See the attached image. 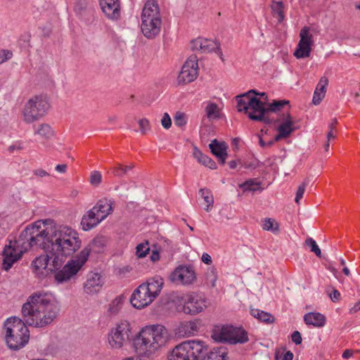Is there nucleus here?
<instances>
[{
    "label": "nucleus",
    "mask_w": 360,
    "mask_h": 360,
    "mask_svg": "<svg viewBox=\"0 0 360 360\" xmlns=\"http://www.w3.org/2000/svg\"><path fill=\"white\" fill-rule=\"evenodd\" d=\"M52 220L37 221L28 225L18 238L9 240L1 252V269L8 271L18 261L23 253L32 248L46 250L51 248L58 253L69 257L81 247L78 233L71 227L62 226L53 229Z\"/></svg>",
    "instance_id": "obj_1"
},
{
    "label": "nucleus",
    "mask_w": 360,
    "mask_h": 360,
    "mask_svg": "<svg viewBox=\"0 0 360 360\" xmlns=\"http://www.w3.org/2000/svg\"><path fill=\"white\" fill-rule=\"evenodd\" d=\"M169 340L168 330L162 325L146 326L133 338L132 326L126 320L121 321L112 328L108 336L110 348L121 349L132 340L135 352L139 355L147 356L165 346Z\"/></svg>",
    "instance_id": "obj_2"
},
{
    "label": "nucleus",
    "mask_w": 360,
    "mask_h": 360,
    "mask_svg": "<svg viewBox=\"0 0 360 360\" xmlns=\"http://www.w3.org/2000/svg\"><path fill=\"white\" fill-rule=\"evenodd\" d=\"M60 305L49 292H34L22 307V315L25 323L37 328L50 325L58 316Z\"/></svg>",
    "instance_id": "obj_3"
},
{
    "label": "nucleus",
    "mask_w": 360,
    "mask_h": 360,
    "mask_svg": "<svg viewBox=\"0 0 360 360\" xmlns=\"http://www.w3.org/2000/svg\"><path fill=\"white\" fill-rule=\"evenodd\" d=\"M255 90L236 97L237 109L239 112L244 111L250 119L263 122L266 124L276 122L280 116L279 112L285 105L289 104L286 101H275L268 107L266 103L255 97Z\"/></svg>",
    "instance_id": "obj_4"
},
{
    "label": "nucleus",
    "mask_w": 360,
    "mask_h": 360,
    "mask_svg": "<svg viewBox=\"0 0 360 360\" xmlns=\"http://www.w3.org/2000/svg\"><path fill=\"white\" fill-rule=\"evenodd\" d=\"M26 324L18 317L8 319L4 323L5 340L9 349L20 350L28 343L30 331Z\"/></svg>",
    "instance_id": "obj_5"
},
{
    "label": "nucleus",
    "mask_w": 360,
    "mask_h": 360,
    "mask_svg": "<svg viewBox=\"0 0 360 360\" xmlns=\"http://www.w3.org/2000/svg\"><path fill=\"white\" fill-rule=\"evenodd\" d=\"M209 350L202 340H186L176 345L168 355L169 360H199Z\"/></svg>",
    "instance_id": "obj_6"
},
{
    "label": "nucleus",
    "mask_w": 360,
    "mask_h": 360,
    "mask_svg": "<svg viewBox=\"0 0 360 360\" xmlns=\"http://www.w3.org/2000/svg\"><path fill=\"white\" fill-rule=\"evenodd\" d=\"M49 108L46 95H34L27 100L22 109V120L27 124L38 121L46 115Z\"/></svg>",
    "instance_id": "obj_7"
},
{
    "label": "nucleus",
    "mask_w": 360,
    "mask_h": 360,
    "mask_svg": "<svg viewBox=\"0 0 360 360\" xmlns=\"http://www.w3.org/2000/svg\"><path fill=\"white\" fill-rule=\"evenodd\" d=\"M114 202L106 198L100 199L96 204L84 214L81 221V225L85 231H89L101 221L105 219L113 212Z\"/></svg>",
    "instance_id": "obj_8"
},
{
    "label": "nucleus",
    "mask_w": 360,
    "mask_h": 360,
    "mask_svg": "<svg viewBox=\"0 0 360 360\" xmlns=\"http://www.w3.org/2000/svg\"><path fill=\"white\" fill-rule=\"evenodd\" d=\"M90 248H84L75 257L70 259L61 269L57 270L54 278L58 283H63L73 278L88 260Z\"/></svg>",
    "instance_id": "obj_9"
},
{
    "label": "nucleus",
    "mask_w": 360,
    "mask_h": 360,
    "mask_svg": "<svg viewBox=\"0 0 360 360\" xmlns=\"http://www.w3.org/2000/svg\"><path fill=\"white\" fill-rule=\"evenodd\" d=\"M212 338L217 342L243 344L248 341V333L241 327L233 326H216L212 331Z\"/></svg>",
    "instance_id": "obj_10"
},
{
    "label": "nucleus",
    "mask_w": 360,
    "mask_h": 360,
    "mask_svg": "<svg viewBox=\"0 0 360 360\" xmlns=\"http://www.w3.org/2000/svg\"><path fill=\"white\" fill-rule=\"evenodd\" d=\"M172 301L188 314H197L205 307V300L196 294H176Z\"/></svg>",
    "instance_id": "obj_11"
},
{
    "label": "nucleus",
    "mask_w": 360,
    "mask_h": 360,
    "mask_svg": "<svg viewBox=\"0 0 360 360\" xmlns=\"http://www.w3.org/2000/svg\"><path fill=\"white\" fill-rule=\"evenodd\" d=\"M198 75V63L196 56H191L184 63L178 76L179 84L193 82Z\"/></svg>",
    "instance_id": "obj_12"
},
{
    "label": "nucleus",
    "mask_w": 360,
    "mask_h": 360,
    "mask_svg": "<svg viewBox=\"0 0 360 360\" xmlns=\"http://www.w3.org/2000/svg\"><path fill=\"white\" fill-rule=\"evenodd\" d=\"M196 279L195 273L191 266L180 265L169 276V280L176 284L190 285Z\"/></svg>",
    "instance_id": "obj_13"
},
{
    "label": "nucleus",
    "mask_w": 360,
    "mask_h": 360,
    "mask_svg": "<svg viewBox=\"0 0 360 360\" xmlns=\"http://www.w3.org/2000/svg\"><path fill=\"white\" fill-rule=\"evenodd\" d=\"M155 299L149 293L145 285H139L133 292L130 302L136 309H143L150 305Z\"/></svg>",
    "instance_id": "obj_14"
},
{
    "label": "nucleus",
    "mask_w": 360,
    "mask_h": 360,
    "mask_svg": "<svg viewBox=\"0 0 360 360\" xmlns=\"http://www.w3.org/2000/svg\"><path fill=\"white\" fill-rule=\"evenodd\" d=\"M191 49L202 53L216 51L220 50V44L211 39L198 37L191 41Z\"/></svg>",
    "instance_id": "obj_15"
},
{
    "label": "nucleus",
    "mask_w": 360,
    "mask_h": 360,
    "mask_svg": "<svg viewBox=\"0 0 360 360\" xmlns=\"http://www.w3.org/2000/svg\"><path fill=\"white\" fill-rule=\"evenodd\" d=\"M49 255H41L36 257L32 262L33 272L39 279L45 278L49 272Z\"/></svg>",
    "instance_id": "obj_16"
},
{
    "label": "nucleus",
    "mask_w": 360,
    "mask_h": 360,
    "mask_svg": "<svg viewBox=\"0 0 360 360\" xmlns=\"http://www.w3.org/2000/svg\"><path fill=\"white\" fill-rule=\"evenodd\" d=\"M162 20L141 19V29L148 39L155 38L160 32Z\"/></svg>",
    "instance_id": "obj_17"
},
{
    "label": "nucleus",
    "mask_w": 360,
    "mask_h": 360,
    "mask_svg": "<svg viewBox=\"0 0 360 360\" xmlns=\"http://www.w3.org/2000/svg\"><path fill=\"white\" fill-rule=\"evenodd\" d=\"M141 19L162 20L160 8L157 0L147 1L142 10Z\"/></svg>",
    "instance_id": "obj_18"
},
{
    "label": "nucleus",
    "mask_w": 360,
    "mask_h": 360,
    "mask_svg": "<svg viewBox=\"0 0 360 360\" xmlns=\"http://www.w3.org/2000/svg\"><path fill=\"white\" fill-rule=\"evenodd\" d=\"M103 12L111 19H117L120 15V0H100Z\"/></svg>",
    "instance_id": "obj_19"
},
{
    "label": "nucleus",
    "mask_w": 360,
    "mask_h": 360,
    "mask_svg": "<svg viewBox=\"0 0 360 360\" xmlns=\"http://www.w3.org/2000/svg\"><path fill=\"white\" fill-rule=\"evenodd\" d=\"M142 284L145 285L147 290L155 300L161 292L164 285V281L161 276L156 275L148 278L146 283H143Z\"/></svg>",
    "instance_id": "obj_20"
},
{
    "label": "nucleus",
    "mask_w": 360,
    "mask_h": 360,
    "mask_svg": "<svg viewBox=\"0 0 360 360\" xmlns=\"http://www.w3.org/2000/svg\"><path fill=\"white\" fill-rule=\"evenodd\" d=\"M209 147L213 155L218 158V161L224 165L227 157V145L224 142H219L214 139L210 143Z\"/></svg>",
    "instance_id": "obj_21"
},
{
    "label": "nucleus",
    "mask_w": 360,
    "mask_h": 360,
    "mask_svg": "<svg viewBox=\"0 0 360 360\" xmlns=\"http://www.w3.org/2000/svg\"><path fill=\"white\" fill-rule=\"evenodd\" d=\"M293 131V122L291 116L288 112H287L285 120L278 127V134L275 136V141L288 138Z\"/></svg>",
    "instance_id": "obj_22"
},
{
    "label": "nucleus",
    "mask_w": 360,
    "mask_h": 360,
    "mask_svg": "<svg viewBox=\"0 0 360 360\" xmlns=\"http://www.w3.org/2000/svg\"><path fill=\"white\" fill-rule=\"evenodd\" d=\"M328 85V79L325 76L321 77L314 92L312 103L314 105L320 104V103L324 98L326 94V88Z\"/></svg>",
    "instance_id": "obj_23"
},
{
    "label": "nucleus",
    "mask_w": 360,
    "mask_h": 360,
    "mask_svg": "<svg viewBox=\"0 0 360 360\" xmlns=\"http://www.w3.org/2000/svg\"><path fill=\"white\" fill-rule=\"evenodd\" d=\"M101 287V276L99 274L94 273L89 276L84 289L86 293L92 294L97 292Z\"/></svg>",
    "instance_id": "obj_24"
},
{
    "label": "nucleus",
    "mask_w": 360,
    "mask_h": 360,
    "mask_svg": "<svg viewBox=\"0 0 360 360\" xmlns=\"http://www.w3.org/2000/svg\"><path fill=\"white\" fill-rule=\"evenodd\" d=\"M47 255H49V270L50 272L56 271L60 269L65 262V258L67 257L52 250Z\"/></svg>",
    "instance_id": "obj_25"
},
{
    "label": "nucleus",
    "mask_w": 360,
    "mask_h": 360,
    "mask_svg": "<svg viewBox=\"0 0 360 360\" xmlns=\"http://www.w3.org/2000/svg\"><path fill=\"white\" fill-rule=\"evenodd\" d=\"M304 321L307 325L322 327L326 323V317L320 313L310 312L304 315Z\"/></svg>",
    "instance_id": "obj_26"
},
{
    "label": "nucleus",
    "mask_w": 360,
    "mask_h": 360,
    "mask_svg": "<svg viewBox=\"0 0 360 360\" xmlns=\"http://www.w3.org/2000/svg\"><path fill=\"white\" fill-rule=\"evenodd\" d=\"M250 313L251 316L262 323L271 324L275 321V319L272 314L262 310L258 309H250Z\"/></svg>",
    "instance_id": "obj_27"
},
{
    "label": "nucleus",
    "mask_w": 360,
    "mask_h": 360,
    "mask_svg": "<svg viewBox=\"0 0 360 360\" xmlns=\"http://www.w3.org/2000/svg\"><path fill=\"white\" fill-rule=\"evenodd\" d=\"M182 328L187 336L197 334L201 327V321L199 319L186 321L182 324Z\"/></svg>",
    "instance_id": "obj_28"
},
{
    "label": "nucleus",
    "mask_w": 360,
    "mask_h": 360,
    "mask_svg": "<svg viewBox=\"0 0 360 360\" xmlns=\"http://www.w3.org/2000/svg\"><path fill=\"white\" fill-rule=\"evenodd\" d=\"M227 354L225 349L221 347L214 348L210 352H207L204 355L202 360H227Z\"/></svg>",
    "instance_id": "obj_29"
},
{
    "label": "nucleus",
    "mask_w": 360,
    "mask_h": 360,
    "mask_svg": "<svg viewBox=\"0 0 360 360\" xmlns=\"http://www.w3.org/2000/svg\"><path fill=\"white\" fill-rule=\"evenodd\" d=\"M271 8L274 17L277 18L278 22H282L285 19V6L283 1H273Z\"/></svg>",
    "instance_id": "obj_30"
},
{
    "label": "nucleus",
    "mask_w": 360,
    "mask_h": 360,
    "mask_svg": "<svg viewBox=\"0 0 360 360\" xmlns=\"http://www.w3.org/2000/svg\"><path fill=\"white\" fill-rule=\"evenodd\" d=\"M194 157L198 160V162L209 167L210 169H214L217 168L216 162L207 155L203 154L200 150H195Z\"/></svg>",
    "instance_id": "obj_31"
},
{
    "label": "nucleus",
    "mask_w": 360,
    "mask_h": 360,
    "mask_svg": "<svg viewBox=\"0 0 360 360\" xmlns=\"http://www.w3.org/2000/svg\"><path fill=\"white\" fill-rule=\"evenodd\" d=\"M134 167V165H123L120 163H117L114 167H111L108 172H110L114 176L122 177L127 174L128 171L131 170Z\"/></svg>",
    "instance_id": "obj_32"
},
{
    "label": "nucleus",
    "mask_w": 360,
    "mask_h": 360,
    "mask_svg": "<svg viewBox=\"0 0 360 360\" xmlns=\"http://www.w3.org/2000/svg\"><path fill=\"white\" fill-rule=\"evenodd\" d=\"M312 46L309 45V44H304L302 42H299L297 45V48L296 49L294 56L297 58H305L310 56L311 52Z\"/></svg>",
    "instance_id": "obj_33"
},
{
    "label": "nucleus",
    "mask_w": 360,
    "mask_h": 360,
    "mask_svg": "<svg viewBox=\"0 0 360 360\" xmlns=\"http://www.w3.org/2000/svg\"><path fill=\"white\" fill-rule=\"evenodd\" d=\"M108 239L103 236H96L91 243L86 248H90V252L94 250L96 252H100L107 244Z\"/></svg>",
    "instance_id": "obj_34"
},
{
    "label": "nucleus",
    "mask_w": 360,
    "mask_h": 360,
    "mask_svg": "<svg viewBox=\"0 0 360 360\" xmlns=\"http://www.w3.org/2000/svg\"><path fill=\"white\" fill-rule=\"evenodd\" d=\"M205 110L206 117L209 120H216L220 117V109L214 103L209 102Z\"/></svg>",
    "instance_id": "obj_35"
},
{
    "label": "nucleus",
    "mask_w": 360,
    "mask_h": 360,
    "mask_svg": "<svg viewBox=\"0 0 360 360\" xmlns=\"http://www.w3.org/2000/svg\"><path fill=\"white\" fill-rule=\"evenodd\" d=\"M262 227L265 231H269L273 233L279 231V224L272 218H265L262 221Z\"/></svg>",
    "instance_id": "obj_36"
},
{
    "label": "nucleus",
    "mask_w": 360,
    "mask_h": 360,
    "mask_svg": "<svg viewBox=\"0 0 360 360\" xmlns=\"http://www.w3.org/2000/svg\"><path fill=\"white\" fill-rule=\"evenodd\" d=\"M35 134L40 135L45 139H48L53 136V131L49 124L43 123L39 126L37 130L35 131Z\"/></svg>",
    "instance_id": "obj_37"
},
{
    "label": "nucleus",
    "mask_w": 360,
    "mask_h": 360,
    "mask_svg": "<svg viewBox=\"0 0 360 360\" xmlns=\"http://www.w3.org/2000/svg\"><path fill=\"white\" fill-rule=\"evenodd\" d=\"M261 182L257 181L256 179H251L245 181L244 183L240 185V187L243 189L244 191H256L260 188Z\"/></svg>",
    "instance_id": "obj_38"
},
{
    "label": "nucleus",
    "mask_w": 360,
    "mask_h": 360,
    "mask_svg": "<svg viewBox=\"0 0 360 360\" xmlns=\"http://www.w3.org/2000/svg\"><path fill=\"white\" fill-rule=\"evenodd\" d=\"M199 193L206 202L207 207L205 210L208 211L209 209L213 206L214 203V198L212 192L207 188H201L200 189Z\"/></svg>",
    "instance_id": "obj_39"
},
{
    "label": "nucleus",
    "mask_w": 360,
    "mask_h": 360,
    "mask_svg": "<svg viewBox=\"0 0 360 360\" xmlns=\"http://www.w3.org/2000/svg\"><path fill=\"white\" fill-rule=\"evenodd\" d=\"M300 40L299 42H302L304 44H309V45L313 46L314 41L312 34L309 32V27H304L300 32Z\"/></svg>",
    "instance_id": "obj_40"
},
{
    "label": "nucleus",
    "mask_w": 360,
    "mask_h": 360,
    "mask_svg": "<svg viewBox=\"0 0 360 360\" xmlns=\"http://www.w3.org/2000/svg\"><path fill=\"white\" fill-rule=\"evenodd\" d=\"M124 303V298L122 296L115 297L109 306V311L112 314H117L122 308Z\"/></svg>",
    "instance_id": "obj_41"
},
{
    "label": "nucleus",
    "mask_w": 360,
    "mask_h": 360,
    "mask_svg": "<svg viewBox=\"0 0 360 360\" xmlns=\"http://www.w3.org/2000/svg\"><path fill=\"white\" fill-rule=\"evenodd\" d=\"M136 254L139 258L145 257L150 251L149 243L146 240L144 243L139 244L136 248Z\"/></svg>",
    "instance_id": "obj_42"
},
{
    "label": "nucleus",
    "mask_w": 360,
    "mask_h": 360,
    "mask_svg": "<svg viewBox=\"0 0 360 360\" xmlns=\"http://www.w3.org/2000/svg\"><path fill=\"white\" fill-rule=\"evenodd\" d=\"M305 244L309 248H310V250L311 252H314L317 257H321V250L319 249L316 241L313 238H307L305 240Z\"/></svg>",
    "instance_id": "obj_43"
},
{
    "label": "nucleus",
    "mask_w": 360,
    "mask_h": 360,
    "mask_svg": "<svg viewBox=\"0 0 360 360\" xmlns=\"http://www.w3.org/2000/svg\"><path fill=\"white\" fill-rule=\"evenodd\" d=\"M174 123L178 127H184L186 124V115L184 112H178L174 117Z\"/></svg>",
    "instance_id": "obj_44"
},
{
    "label": "nucleus",
    "mask_w": 360,
    "mask_h": 360,
    "mask_svg": "<svg viewBox=\"0 0 360 360\" xmlns=\"http://www.w3.org/2000/svg\"><path fill=\"white\" fill-rule=\"evenodd\" d=\"M101 174L97 171L92 172L90 176V183L94 186H98L101 182Z\"/></svg>",
    "instance_id": "obj_45"
},
{
    "label": "nucleus",
    "mask_w": 360,
    "mask_h": 360,
    "mask_svg": "<svg viewBox=\"0 0 360 360\" xmlns=\"http://www.w3.org/2000/svg\"><path fill=\"white\" fill-rule=\"evenodd\" d=\"M139 125L142 134H146L150 129V122L146 118L140 120L139 121Z\"/></svg>",
    "instance_id": "obj_46"
},
{
    "label": "nucleus",
    "mask_w": 360,
    "mask_h": 360,
    "mask_svg": "<svg viewBox=\"0 0 360 360\" xmlns=\"http://www.w3.org/2000/svg\"><path fill=\"white\" fill-rule=\"evenodd\" d=\"M306 184L303 182L301 185L299 186L295 197V202L299 203L300 200L302 198L304 193L305 191Z\"/></svg>",
    "instance_id": "obj_47"
},
{
    "label": "nucleus",
    "mask_w": 360,
    "mask_h": 360,
    "mask_svg": "<svg viewBox=\"0 0 360 360\" xmlns=\"http://www.w3.org/2000/svg\"><path fill=\"white\" fill-rule=\"evenodd\" d=\"M293 356V353L291 351H288L281 355L276 354L275 360H292Z\"/></svg>",
    "instance_id": "obj_48"
},
{
    "label": "nucleus",
    "mask_w": 360,
    "mask_h": 360,
    "mask_svg": "<svg viewBox=\"0 0 360 360\" xmlns=\"http://www.w3.org/2000/svg\"><path fill=\"white\" fill-rule=\"evenodd\" d=\"M161 123H162V127L165 128V129H169L171 125H172V120H171V118L169 117V115H168V113L165 112L161 120Z\"/></svg>",
    "instance_id": "obj_49"
},
{
    "label": "nucleus",
    "mask_w": 360,
    "mask_h": 360,
    "mask_svg": "<svg viewBox=\"0 0 360 360\" xmlns=\"http://www.w3.org/2000/svg\"><path fill=\"white\" fill-rule=\"evenodd\" d=\"M22 143L19 141L15 142L12 146L8 148V150L10 153H13L15 151L19 152L22 149Z\"/></svg>",
    "instance_id": "obj_50"
},
{
    "label": "nucleus",
    "mask_w": 360,
    "mask_h": 360,
    "mask_svg": "<svg viewBox=\"0 0 360 360\" xmlns=\"http://www.w3.org/2000/svg\"><path fill=\"white\" fill-rule=\"evenodd\" d=\"M329 296H330L331 300L334 302H337L340 301V297H341L340 292L338 290L334 289V288L329 293Z\"/></svg>",
    "instance_id": "obj_51"
},
{
    "label": "nucleus",
    "mask_w": 360,
    "mask_h": 360,
    "mask_svg": "<svg viewBox=\"0 0 360 360\" xmlns=\"http://www.w3.org/2000/svg\"><path fill=\"white\" fill-rule=\"evenodd\" d=\"M291 339L296 345H300L302 342V336L299 331H294L291 335Z\"/></svg>",
    "instance_id": "obj_52"
},
{
    "label": "nucleus",
    "mask_w": 360,
    "mask_h": 360,
    "mask_svg": "<svg viewBox=\"0 0 360 360\" xmlns=\"http://www.w3.org/2000/svg\"><path fill=\"white\" fill-rule=\"evenodd\" d=\"M13 56V53L9 50H1V63L11 59Z\"/></svg>",
    "instance_id": "obj_53"
},
{
    "label": "nucleus",
    "mask_w": 360,
    "mask_h": 360,
    "mask_svg": "<svg viewBox=\"0 0 360 360\" xmlns=\"http://www.w3.org/2000/svg\"><path fill=\"white\" fill-rule=\"evenodd\" d=\"M33 174L40 178L49 176V174L43 169H37L33 170Z\"/></svg>",
    "instance_id": "obj_54"
},
{
    "label": "nucleus",
    "mask_w": 360,
    "mask_h": 360,
    "mask_svg": "<svg viewBox=\"0 0 360 360\" xmlns=\"http://www.w3.org/2000/svg\"><path fill=\"white\" fill-rule=\"evenodd\" d=\"M150 259L153 262H158L160 260V252L157 250H153L152 253L150 255Z\"/></svg>",
    "instance_id": "obj_55"
},
{
    "label": "nucleus",
    "mask_w": 360,
    "mask_h": 360,
    "mask_svg": "<svg viewBox=\"0 0 360 360\" xmlns=\"http://www.w3.org/2000/svg\"><path fill=\"white\" fill-rule=\"evenodd\" d=\"M202 261L206 264H211L212 258L207 253H203L202 255Z\"/></svg>",
    "instance_id": "obj_56"
},
{
    "label": "nucleus",
    "mask_w": 360,
    "mask_h": 360,
    "mask_svg": "<svg viewBox=\"0 0 360 360\" xmlns=\"http://www.w3.org/2000/svg\"><path fill=\"white\" fill-rule=\"evenodd\" d=\"M68 166L66 164L58 165L56 167V170L60 173H65L67 171Z\"/></svg>",
    "instance_id": "obj_57"
},
{
    "label": "nucleus",
    "mask_w": 360,
    "mask_h": 360,
    "mask_svg": "<svg viewBox=\"0 0 360 360\" xmlns=\"http://www.w3.org/2000/svg\"><path fill=\"white\" fill-rule=\"evenodd\" d=\"M353 353H354L353 350H352V349H346L342 353V356L345 359H349L350 357L352 356Z\"/></svg>",
    "instance_id": "obj_58"
},
{
    "label": "nucleus",
    "mask_w": 360,
    "mask_h": 360,
    "mask_svg": "<svg viewBox=\"0 0 360 360\" xmlns=\"http://www.w3.org/2000/svg\"><path fill=\"white\" fill-rule=\"evenodd\" d=\"M338 124V122L336 118H333L328 125V129L329 130H337V125Z\"/></svg>",
    "instance_id": "obj_59"
},
{
    "label": "nucleus",
    "mask_w": 360,
    "mask_h": 360,
    "mask_svg": "<svg viewBox=\"0 0 360 360\" xmlns=\"http://www.w3.org/2000/svg\"><path fill=\"white\" fill-rule=\"evenodd\" d=\"M337 136V130H329L327 134V139L328 141L331 139H335Z\"/></svg>",
    "instance_id": "obj_60"
},
{
    "label": "nucleus",
    "mask_w": 360,
    "mask_h": 360,
    "mask_svg": "<svg viewBox=\"0 0 360 360\" xmlns=\"http://www.w3.org/2000/svg\"><path fill=\"white\" fill-rule=\"evenodd\" d=\"M229 165L230 168L235 169L238 165V162L236 160H231L229 162Z\"/></svg>",
    "instance_id": "obj_61"
},
{
    "label": "nucleus",
    "mask_w": 360,
    "mask_h": 360,
    "mask_svg": "<svg viewBox=\"0 0 360 360\" xmlns=\"http://www.w3.org/2000/svg\"><path fill=\"white\" fill-rule=\"evenodd\" d=\"M360 310V300L352 307V311L356 312Z\"/></svg>",
    "instance_id": "obj_62"
},
{
    "label": "nucleus",
    "mask_w": 360,
    "mask_h": 360,
    "mask_svg": "<svg viewBox=\"0 0 360 360\" xmlns=\"http://www.w3.org/2000/svg\"><path fill=\"white\" fill-rule=\"evenodd\" d=\"M342 272L346 276H349L350 275V271H349V269L347 267H344L343 269H342Z\"/></svg>",
    "instance_id": "obj_63"
},
{
    "label": "nucleus",
    "mask_w": 360,
    "mask_h": 360,
    "mask_svg": "<svg viewBox=\"0 0 360 360\" xmlns=\"http://www.w3.org/2000/svg\"><path fill=\"white\" fill-rule=\"evenodd\" d=\"M259 145L262 147H266L267 146L266 143L264 142V141L262 139V137H259Z\"/></svg>",
    "instance_id": "obj_64"
}]
</instances>
